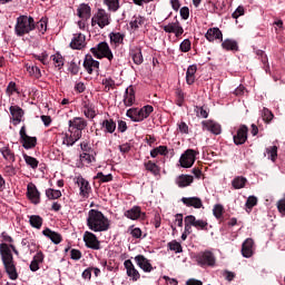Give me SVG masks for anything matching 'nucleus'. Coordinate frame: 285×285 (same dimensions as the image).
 Wrapping results in <instances>:
<instances>
[{
	"instance_id": "obj_55",
	"label": "nucleus",
	"mask_w": 285,
	"mask_h": 285,
	"mask_svg": "<svg viewBox=\"0 0 285 285\" xmlns=\"http://www.w3.org/2000/svg\"><path fill=\"white\" fill-rule=\"evenodd\" d=\"M129 230H130V235H131V237H134V239H141V235H142L141 228L131 226V227H129Z\"/></svg>"
},
{
	"instance_id": "obj_36",
	"label": "nucleus",
	"mask_w": 285,
	"mask_h": 285,
	"mask_svg": "<svg viewBox=\"0 0 285 285\" xmlns=\"http://www.w3.org/2000/svg\"><path fill=\"white\" fill-rule=\"evenodd\" d=\"M101 129L104 132H109V135H112V132L117 130V122H115L112 119H105L101 122Z\"/></svg>"
},
{
	"instance_id": "obj_11",
	"label": "nucleus",
	"mask_w": 285,
	"mask_h": 285,
	"mask_svg": "<svg viewBox=\"0 0 285 285\" xmlns=\"http://www.w3.org/2000/svg\"><path fill=\"white\" fill-rule=\"evenodd\" d=\"M82 239L85 242V246H87V248H91V250H99L101 248V242H99V238H97V235L92 232H85Z\"/></svg>"
},
{
	"instance_id": "obj_30",
	"label": "nucleus",
	"mask_w": 285,
	"mask_h": 285,
	"mask_svg": "<svg viewBox=\"0 0 285 285\" xmlns=\"http://www.w3.org/2000/svg\"><path fill=\"white\" fill-rule=\"evenodd\" d=\"M45 257L43 252H37L29 266L32 273H37V271H39V265L43 264Z\"/></svg>"
},
{
	"instance_id": "obj_47",
	"label": "nucleus",
	"mask_w": 285,
	"mask_h": 285,
	"mask_svg": "<svg viewBox=\"0 0 285 285\" xmlns=\"http://www.w3.org/2000/svg\"><path fill=\"white\" fill-rule=\"evenodd\" d=\"M104 3L111 12H117V10H119V0H104Z\"/></svg>"
},
{
	"instance_id": "obj_37",
	"label": "nucleus",
	"mask_w": 285,
	"mask_h": 285,
	"mask_svg": "<svg viewBox=\"0 0 285 285\" xmlns=\"http://www.w3.org/2000/svg\"><path fill=\"white\" fill-rule=\"evenodd\" d=\"M195 75H197V65H191L187 68L186 71V81L188 86H193V83H195Z\"/></svg>"
},
{
	"instance_id": "obj_13",
	"label": "nucleus",
	"mask_w": 285,
	"mask_h": 285,
	"mask_svg": "<svg viewBox=\"0 0 285 285\" xmlns=\"http://www.w3.org/2000/svg\"><path fill=\"white\" fill-rule=\"evenodd\" d=\"M124 267H125L127 277H129L131 282H139L141 279V274L139 273V269L135 267V264H132V261L126 259L124 262Z\"/></svg>"
},
{
	"instance_id": "obj_18",
	"label": "nucleus",
	"mask_w": 285,
	"mask_h": 285,
	"mask_svg": "<svg viewBox=\"0 0 285 285\" xmlns=\"http://www.w3.org/2000/svg\"><path fill=\"white\" fill-rule=\"evenodd\" d=\"M70 48H72V50H83V48H86V35L81 32L73 33Z\"/></svg>"
},
{
	"instance_id": "obj_31",
	"label": "nucleus",
	"mask_w": 285,
	"mask_h": 285,
	"mask_svg": "<svg viewBox=\"0 0 285 285\" xmlns=\"http://www.w3.org/2000/svg\"><path fill=\"white\" fill-rule=\"evenodd\" d=\"M195 181V178L191 175H180L176 178V185L178 188H186Z\"/></svg>"
},
{
	"instance_id": "obj_35",
	"label": "nucleus",
	"mask_w": 285,
	"mask_h": 285,
	"mask_svg": "<svg viewBox=\"0 0 285 285\" xmlns=\"http://www.w3.org/2000/svg\"><path fill=\"white\" fill-rule=\"evenodd\" d=\"M0 153L3 157V159H6V161H8V164H14V161H17L14 151H12V149H10V147H8V146L1 147Z\"/></svg>"
},
{
	"instance_id": "obj_8",
	"label": "nucleus",
	"mask_w": 285,
	"mask_h": 285,
	"mask_svg": "<svg viewBox=\"0 0 285 285\" xmlns=\"http://www.w3.org/2000/svg\"><path fill=\"white\" fill-rule=\"evenodd\" d=\"M69 125V132H73L81 137L83 130H86L88 126V121L82 117H75L73 119L68 121Z\"/></svg>"
},
{
	"instance_id": "obj_40",
	"label": "nucleus",
	"mask_w": 285,
	"mask_h": 285,
	"mask_svg": "<svg viewBox=\"0 0 285 285\" xmlns=\"http://www.w3.org/2000/svg\"><path fill=\"white\" fill-rule=\"evenodd\" d=\"M247 181L248 179H246V177L237 176L236 178L233 179L232 186L233 188H235V190H239L246 186Z\"/></svg>"
},
{
	"instance_id": "obj_19",
	"label": "nucleus",
	"mask_w": 285,
	"mask_h": 285,
	"mask_svg": "<svg viewBox=\"0 0 285 285\" xmlns=\"http://www.w3.org/2000/svg\"><path fill=\"white\" fill-rule=\"evenodd\" d=\"M135 262L137 264V266L144 272V273H153L154 267L153 264L150 263V261L148 258H146V256L144 255H137L135 256Z\"/></svg>"
},
{
	"instance_id": "obj_7",
	"label": "nucleus",
	"mask_w": 285,
	"mask_h": 285,
	"mask_svg": "<svg viewBox=\"0 0 285 285\" xmlns=\"http://www.w3.org/2000/svg\"><path fill=\"white\" fill-rule=\"evenodd\" d=\"M111 21L112 18H110V13L104 9H98L91 18V27L96 28V26H98V28L104 30Z\"/></svg>"
},
{
	"instance_id": "obj_53",
	"label": "nucleus",
	"mask_w": 285,
	"mask_h": 285,
	"mask_svg": "<svg viewBox=\"0 0 285 285\" xmlns=\"http://www.w3.org/2000/svg\"><path fill=\"white\" fill-rule=\"evenodd\" d=\"M213 214L216 217V219H222V217L224 216V206L215 205L213 209Z\"/></svg>"
},
{
	"instance_id": "obj_60",
	"label": "nucleus",
	"mask_w": 285,
	"mask_h": 285,
	"mask_svg": "<svg viewBox=\"0 0 285 285\" xmlns=\"http://www.w3.org/2000/svg\"><path fill=\"white\" fill-rule=\"evenodd\" d=\"M190 48H191V43L189 39H185L181 43H180V51L181 52H190Z\"/></svg>"
},
{
	"instance_id": "obj_41",
	"label": "nucleus",
	"mask_w": 285,
	"mask_h": 285,
	"mask_svg": "<svg viewBox=\"0 0 285 285\" xmlns=\"http://www.w3.org/2000/svg\"><path fill=\"white\" fill-rule=\"evenodd\" d=\"M29 223L32 228H37L38 230L43 226V218L39 215H31L29 217Z\"/></svg>"
},
{
	"instance_id": "obj_4",
	"label": "nucleus",
	"mask_w": 285,
	"mask_h": 285,
	"mask_svg": "<svg viewBox=\"0 0 285 285\" xmlns=\"http://www.w3.org/2000/svg\"><path fill=\"white\" fill-rule=\"evenodd\" d=\"M90 52L96 59H106L109 63L115 61V55H112V50L106 41L99 42L96 47L90 49Z\"/></svg>"
},
{
	"instance_id": "obj_64",
	"label": "nucleus",
	"mask_w": 285,
	"mask_h": 285,
	"mask_svg": "<svg viewBox=\"0 0 285 285\" xmlns=\"http://www.w3.org/2000/svg\"><path fill=\"white\" fill-rule=\"evenodd\" d=\"M180 17L184 21L188 20V17H190V9L188 7L180 8Z\"/></svg>"
},
{
	"instance_id": "obj_25",
	"label": "nucleus",
	"mask_w": 285,
	"mask_h": 285,
	"mask_svg": "<svg viewBox=\"0 0 285 285\" xmlns=\"http://www.w3.org/2000/svg\"><path fill=\"white\" fill-rule=\"evenodd\" d=\"M135 105V88H132V86H129L124 95V99H122V106L125 108H130V106Z\"/></svg>"
},
{
	"instance_id": "obj_38",
	"label": "nucleus",
	"mask_w": 285,
	"mask_h": 285,
	"mask_svg": "<svg viewBox=\"0 0 285 285\" xmlns=\"http://www.w3.org/2000/svg\"><path fill=\"white\" fill-rule=\"evenodd\" d=\"M222 48L227 51L232 50L234 52H237V50H239V46L233 39H225L222 43Z\"/></svg>"
},
{
	"instance_id": "obj_16",
	"label": "nucleus",
	"mask_w": 285,
	"mask_h": 285,
	"mask_svg": "<svg viewBox=\"0 0 285 285\" xmlns=\"http://www.w3.org/2000/svg\"><path fill=\"white\" fill-rule=\"evenodd\" d=\"M233 140L236 146H243V144H246L248 140V127L246 125L240 126L233 136Z\"/></svg>"
},
{
	"instance_id": "obj_28",
	"label": "nucleus",
	"mask_w": 285,
	"mask_h": 285,
	"mask_svg": "<svg viewBox=\"0 0 285 285\" xmlns=\"http://www.w3.org/2000/svg\"><path fill=\"white\" fill-rule=\"evenodd\" d=\"M181 202L185 206L191 208H203L204 203L199 197H183Z\"/></svg>"
},
{
	"instance_id": "obj_20",
	"label": "nucleus",
	"mask_w": 285,
	"mask_h": 285,
	"mask_svg": "<svg viewBox=\"0 0 285 285\" xmlns=\"http://www.w3.org/2000/svg\"><path fill=\"white\" fill-rule=\"evenodd\" d=\"M27 197L30 199L31 204H41V194L35 184H29L27 186Z\"/></svg>"
},
{
	"instance_id": "obj_39",
	"label": "nucleus",
	"mask_w": 285,
	"mask_h": 285,
	"mask_svg": "<svg viewBox=\"0 0 285 285\" xmlns=\"http://www.w3.org/2000/svg\"><path fill=\"white\" fill-rule=\"evenodd\" d=\"M144 166L148 173H151L155 177H157L161 173V168L157 166V164L153 163V160H148L144 163Z\"/></svg>"
},
{
	"instance_id": "obj_29",
	"label": "nucleus",
	"mask_w": 285,
	"mask_h": 285,
	"mask_svg": "<svg viewBox=\"0 0 285 285\" xmlns=\"http://www.w3.org/2000/svg\"><path fill=\"white\" fill-rule=\"evenodd\" d=\"M91 14L92 9L86 3H81L77 9V17H79V19H85L86 21H88Z\"/></svg>"
},
{
	"instance_id": "obj_58",
	"label": "nucleus",
	"mask_w": 285,
	"mask_h": 285,
	"mask_svg": "<svg viewBox=\"0 0 285 285\" xmlns=\"http://www.w3.org/2000/svg\"><path fill=\"white\" fill-rule=\"evenodd\" d=\"M102 86H105L107 90H110V88H115V80L111 77L104 78Z\"/></svg>"
},
{
	"instance_id": "obj_57",
	"label": "nucleus",
	"mask_w": 285,
	"mask_h": 285,
	"mask_svg": "<svg viewBox=\"0 0 285 285\" xmlns=\"http://www.w3.org/2000/svg\"><path fill=\"white\" fill-rule=\"evenodd\" d=\"M267 155L269 156V159L275 161L277 159V146H272L266 149Z\"/></svg>"
},
{
	"instance_id": "obj_62",
	"label": "nucleus",
	"mask_w": 285,
	"mask_h": 285,
	"mask_svg": "<svg viewBox=\"0 0 285 285\" xmlns=\"http://www.w3.org/2000/svg\"><path fill=\"white\" fill-rule=\"evenodd\" d=\"M245 10L244 7L239 6L237 9L232 13L233 19H239V17H244Z\"/></svg>"
},
{
	"instance_id": "obj_1",
	"label": "nucleus",
	"mask_w": 285,
	"mask_h": 285,
	"mask_svg": "<svg viewBox=\"0 0 285 285\" xmlns=\"http://www.w3.org/2000/svg\"><path fill=\"white\" fill-rule=\"evenodd\" d=\"M1 238L3 242H6L0 244V256L2 264L9 279L16 282V279H19V273L17 272V265H14V257L12 256V253L19 256V250H17V247L12 244L14 239L11 238L8 233L2 232Z\"/></svg>"
},
{
	"instance_id": "obj_61",
	"label": "nucleus",
	"mask_w": 285,
	"mask_h": 285,
	"mask_svg": "<svg viewBox=\"0 0 285 285\" xmlns=\"http://www.w3.org/2000/svg\"><path fill=\"white\" fill-rule=\"evenodd\" d=\"M169 248L174 250V253H181V244L176 240H173L168 244Z\"/></svg>"
},
{
	"instance_id": "obj_45",
	"label": "nucleus",
	"mask_w": 285,
	"mask_h": 285,
	"mask_svg": "<svg viewBox=\"0 0 285 285\" xmlns=\"http://www.w3.org/2000/svg\"><path fill=\"white\" fill-rule=\"evenodd\" d=\"M23 159L27 166H30V168L35 169L39 167V160H37V158L29 156L28 154H23Z\"/></svg>"
},
{
	"instance_id": "obj_10",
	"label": "nucleus",
	"mask_w": 285,
	"mask_h": 285,
	"mask_svg": "<svg viewBox=\"0 0 285 285\" xmlns=\"http://www.w3.org/2000/svg\"><path fill=\"white\" fill-rule=\"evenodd\" d=\"M199 155L195 149H187L179 159L181 168H193L195 161Z\"/></svg>"
},
{
	"instance_id": "obj_14",
	"label": "nucleus",
	"mask_w": 285,
	"mask_h": 285,
	"mask_svg": "<svg viewBox=\"0 0 285 285\" xmlns=\"http://www.w3.org/2000/svg\"><path fill=\"white\" fill-rule=\"evenodd\" d=\"M76 184L80 190L79 195L80 197H83V199H88L90 197V193L92 188L90 187V183L86 180V178L78 176L76 178Z\"/></svg>"
},
{
	"instance_id": "obj_52",
	"label": "nucleus",
	"mask_w": 285,
	"mask_h": 285,
	"mask_svg": "<svg viewBox=\"0 0 285 285\" xmlns=\"http://www.w3.org/2000/svg\"><path fill=\"white\" fill-rule=\"evenodd\" d=\"M6 92H7L8 97H12V95H14V92H19V89H17V82L10 81L7 86Z\"/></svg>"
},
{
	"instance_id": "obj_2",
	"label": "nucleus",
	"mask_w": 285,
	"mask_h": 285,
	"mask_svg": "<svg viewBox=\"0 0 285 285\" xmlns=\"http://www.w3.org/2000/svg\"><path fill=\"white\" fill-rule=\"evenodd\" d=\"M87 226L92 233L110 230V219L98 209H90L87 216Z\"/></svg>"
},
{
	"instance_id": "obj_54",
	"label": "nucleus",
	"mask_w": 285,
	"mask_h": 285,
	"mask_svg": "<svg viewBox=\"0 0 285 285\" xmlns=\"http://www.w3.org/2000/svg\"><path fill=\"white\" fill-rule=\"evenodd\" d=\"M274 117L275 116L273 115L272 110H269L268 108L263 109V119H264V121H266L267 124H271V121H273Z\"/></svg>"
},
{
	"instance_id": "obj_44",
	"label": "nucleus",
	"mask_w": 285,
	"mask_h": 285,
	"mask_svg": "<svg viewBox=\"0 0 285 285\" xmlns=\"http://www.w3.org/2000/svg\"><path fill=\"white\" fill-rule=\"evenodd\" d=\"M37 30H39L40 35H46L48 30V18L40 19L36 24Z\"/></svg>"
},
{
	"instance_id": "obj_27",
	"label": "nucleus",
	"mask_w": 285,
	"mask_h": 285,
	"mask_svg": "<svg viewBox=\"0 0 285 285\" xmlns=\"http://www.w3.org/2000/svg\"><path fill=\"white\" fill-rule=\"evenodd\" d=\"M82 112L87 119H95L97 117V109L95 108V105L90 101H85L82 104Z\"/></svg>"
},
{
	"instance_id": "obj_32",
	"label": "nucleus",
	"mask_w": 285,
	"mask_h": 285,
	"mask_svg": "<svg viewBox=\"0 0 285 285\" xmlns=\"http://www.w3.org/2000/svg\"><path fill=\"white\" fill-rule=\"evenodd\" d=\"M42 235H45V237H48V239H50L52 244H56V245L61 244V242L63 240V238L61 237V234L57 232H52V229L50 228L43 229Z\"/></svg>"
},
{
	"instance_id": "obj_46",
	"label": "nucleus",
	"mask_w": 285,
	"mask_h": 285,
	"mask_svg": "<svg viewBox=\"0 0 285 285\" xmlns=\"http://www.w3.org/2000/svg\"><path fill=\"white\" fill-rule=\"evenodd\" d=\"M27 72H29L30 77H35V79H41V69L37 66H27Z\"/></svg>"
},
{
	"instance_id": "obj_22",
	"label": "nucleus",
	"mask_w": 285,
	"mask_h": 285,
	"mask_svg": "<svg viewBox=\"0 0 285 285\" xmlns=\"http://www.w3.org/2000/svg\"><path fill=\"white\" fill-rule=\"evenodd\" d=\"M124 215L127 219H131L132 222H137V219H145L146 213L141 212V207L134 206L132 208L126 210Z\"/></svg>"
},
{
	"instance_id": "obj_23",
	"label": "nucleus",
	"mask_w": 285,
	"mask_h": 285,
	"mask_svg": "<svg viewBox=\"0 0 285 285\" xmlns=\"http://www.w3.org/2000/svg\"><path fill=\"white\" fill-rule=\"evenodd\" d=\"M9 112L11 115V121L13 124V126H19V124L21 122V119H23V109L19 106H11L9 108Z\"/></svg>"
},
{
	"instance_id": "obj_42",
	"label": "nucleus",
	"mask_w": 285,
	"mask_h": 285,
	"mask_svg": "<svg viewBox=\"0 0 285 285\" xmlns=\"http://www.w3.org/2000/svg\"><path fill=\"white\" fill-rule=\"evenodd\" d=\"M80 161L85 166H90V164H94V161H96V158L92 154H88V151H85L80 154Z\"/></svg>"
},
{
	"instance_id": "obj_24",
	"label": "nucleus",
	"mask_w": 285,
	"mask_h": 285,
	"mask_svg": "<svg viewBox=\"0 0 285 285\" xmlns=\"http://www.w3.org/2000/svg\"><path fill=\"white\" fill-rule=\"evenodd\" d=\"M253 253H255V240L253 238H246L242 245V255L243 257H253Z\"/></svg>"
},
{
	"instance_id": "obj_48",
	"label": "nucleus",
	"mask_w": 285,
	"mask_h": 285,
	"mask_svg": "<svg viewBox=\"0 0 285 285\" xmlns=\"http://www.w3.org/2000/svg\"><path fill=\"white\" fill-rule=\"evenodd\" d=\"M146 23V19L141 16L134 17V20L130 22L131 28L137 30V28H141V26Z\"/></svg>"
},
{
	"instance_id": "obj_6",
	"label": "nucleus",
	"mask_w": 285,
	"mask_h": 285,
	"mask_svg": "<svg viewBox=\"0 0 285 285\" xmlns=\"http://www.w3.org/2000/svg\"><path fill=\"white\" fill-rule=\"evenodd\" d=\"M196 263L202 268H214L217 264V258L215 254L210 250L199 252L195 256Z\"/></svg>"
},
{
	"instance_id": "obj_49",
	"label": "nucleus",
	"mask_w": 285,
	"mask_h": 285,
	"mask_svg": "<svg viewBox=\"0 0 285 285\" xmlns=\"http://www.w3.org/2000/svg\"><path fill=\"white\" fill-rule=\"evenodd\" d=\"M48 199H59L61 197V190L49 188L46 190Z\"/></svg>"
},
{
	"instance_id": "obj_12",
	"label": "nucleus",
	"mask_w": 285,
	"mask_h": 285,
	"mask_svg": "<svg viewBox=\"0 0 285 285\" xmlns=\"http://www.w3.org/2000/svg\"><path fill=\"white\" fill-rule=\"evenodd\" d=\"M20 144L26 150H30V148H35L37 146V137L28 136L26 132V126L20 128Z\"/></svg>"
},
{
	"instance_id": "obj_63",
	"label": "nucleus",
	"mask_w": 285,
	"mask_h": 285,
	"mask_svg": "<svg viewBox=\"0 0 285 285\" xmlns=\"http://www.w3.org/2000/svg\"><path fill=\"white\" fill-rule=\"evenodd\" d=\"M176 104L177 106H184V91H181V89H177L176 90Z\"/></svg>"
},
{
	"instance_id": "obj_50",
	"label": "nucleus",
	"mask_w": 285,
	"mask_h": 285,
	"mask_svg": "<svg viewBox=\"0 0 285 285\" xmlns=\"http://www.w3.org/2000/svg\"><path fill=\"white\" fill-rule=\"evenodd\" d=\"M95 179H98L101 184H107L108 181H112V175H104V173L100 171L95 176Z\"/></svg>"
},
{
	"instance_id": "obj_21",
	"label": "nucleus",
	"mask_w": 285,
	"mask_h": 285,
	"mask_svg": "<svg viewBox=\"0 0 285 285\" xmlns=\"http://www.w3.org/2000/svg\"><path fill=\"white\" fill-rule=\"evenodd\" d=\"M202 126L203 130H207L212 135H222V125L215 120H204Z\"/></svg>"
},
{
	"instance_id": "obj_15",
	"label": "nucleus",
	"mask_w": 285,
	"mask_h": 285,
	"mask_svg": "<svg viewBox=\"0 0 285 285\" xmlns=\"http://www.w3.org/2000/svg\"><path fill=\"white\" fill-rule=\"evenodd\" d=\"M161 28L164 32H167L168 35H175V37H181V35H184V27H181L179 20L169 22L168 24H165Z\"/></svg>"
},
{
	"instance_id": "obj_5",
	"label": "nucleus",
	"mask_w": 285,
	"mask_h": 285,
	"mask_svg": "<svg viewBox=\"0 0 285 285\" xmlns=\"http://www.w3.org/2000/svg\"><path fill=\"white\" fill-rule=\"evenodd\" d=\"M155 110L153 106L147 105L142 108H130L127 110L126 116L131 119V121L139 122L144 121V119H148L150 117V114Z\"/></svg>"
},
{
	"instance_id": "obj_43",
	"label": "nucleus",
	"mask_w": 285,
	"mask_h": 285,
	"mask_svg": "<svg viewBox=\"0 0 285 285\" xmlns=\"http://www.w3.org/2000/svg\"><path fill=\"white\" fill-rule=\"evenodd\" d=\"M124 37L125 36L120 32H111L109 35V39L115 46H121V43H124Z\"/></svg>"
},
{
	"instance_id": "obj_3",
	"label": "nucleus",
	"mask_w": 285,
	"mask_h": 285,
	"mask_svg": "<svg viewBox=\"0 0 285 285\" xmlns=\"http://www.w3.org/2000/svg\"><path fill=\"white\" fill-rule=\"evenodd\" d=\"M35 28H37V22H35L32 16H20L17 18L14 32L17 37H26V35H30Z\"/></svg>"
},
{
	"instance_id": "obj_17",
	"label": "nucleus",
	"mask_w": 285,
	"mask_h": 285,
	"mask_svg": "<svg viewBox=\"0 0 285 285\" xmlns=\"http://www.w3.org/2000/svg\"><path fill=\"white\" fill-rule=\"evenodd\" d=\"M83 68L88 75H92V72H99V61L95 60L92 56L86 55L83 60Z\"/></svg>"
},
{
	"instance_id": "obj_34",
	"label": "nucleus",
	"mask_w": 285,
	"mask_h": 285,
	"mask_svg": "<svg viewBox=\"0 0 285 285\" xmlns=\"http://www.w3.org/2000/svg\"><path fill=\"white\" fill-rule=\"evenodd\" d=\"M130 57L136 66H141L144 63V55L141 53L140 47H134L130 50Z\"/></svg>"
},
{
	"instance_id": "obj_59",
	"label": "nucleus",
	"mask_w": 285,
	"mask_h": 285,
	"mask_svg": "<svg viewBox=\"0 0 285 285\" xmlns=\"http://www.w3.org/2000/svg\"><path fill=\"white\" fill-rule=\"evenodd\" d=\"M35 59L41 61L43 66H48V52H42L39 55H35Z\"/></svg>"
},
{
	"instance_id": "obj_33",
	"label": "nucleus",
	"mask_w": 285,
	"mask_h": 285,
	"mask_svg": "<svg viewBox=\"0 0 285 285\" xmlns=\"http://www.w3.org/2000/svg\"><path fill=\"white\" fill-rule=\"evenodd\" d=\"M79 139H81L79 134L69 132V134L62 135V144L65 146H75V144H77V141H79Z\"/></svg>"
},
{
	"instance_id": "obj_56",
	"label": "nucleus",
	"mask_w": 285,
	"mask_h": 285,
	"mask_svg": "<svg viewBox=\"0 0 285 285\" xmlns=\"http://www.w3.org/2000/svg\"><path fill=\"white\" fill-rule=\"evenodd\" d=\"M245 206L248 208V210H253L254 206H257V197L249 196L245 203Z\"/></svg>"
},
{
	"instance_id": "obj_9",
	"label": "nucleus",
	"mask_w": 285,
	"mask_h": 285,
	"mask_svg": "<svg viewBox=\"0 0 285 285\" xmlns=\"http://www.w3.org/2000/svg\"><path fill=\"white\" fill-rule=\"evenodd\" d=\"M185 224H187V230L190 228H196V230H208V220L207 219H197L193 215L185 217Z\"/></svg>"
},
{
	"instance_id": "obj_51",
	"label": "nucleus",
	"mask_w": 285,
	"mask_h": 285,
	"mask_svg": "<svg viewBox=\"0 0 285 285\" xmlns=\"http://www.w3.org/2000/svg\"><path fill=\"white\" fill-rule=\"evenodd\" d=\"M51 59L56 66V68H61L63 66V56L60 53H55L51 56Z\"/></svg>"
},
{
	"instance_id": "obj_26",
	"label": "nucleus",
	"mask_w": 285,
	"mask_h": 285,
	"mask_svg": "<svg viewBox=\"0 0 285 285\" xmlns=\"http://www.w3.org/2000/svg\"><path fill=\"white\" fill-rule=\"evenodd\" d=\"M207 41H223L224 39V35L222 33V30H219V28L214 27V28H209L205 35Z\"/></svg>"
}]
</instances>
